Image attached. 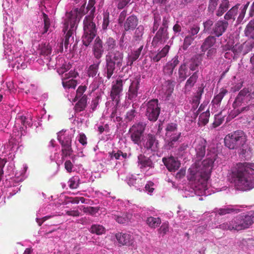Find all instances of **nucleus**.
I'll return each mask as SVG.
<instances>
[{"label":"nucleus","mask_w":254,"mask_h":254,"mask_svg":"<svg viewBox=\"0 0 254 254\" xmlns=\"http://www.w3.org/2000/svg\"><path fill=\"white\" fill-rule=\"evenodd\" d=\"M237 190H248L254 188V164L239 163L232 172Z\"/></svg>","instance_id":"1"},{"label":"nucleus","mask_w":254,"mask_h":254,"mask_svg":"<svg viewBox=\"0 0 254 254\" xmlns=\"http://www.w3.org/2000/svg\"><path fill=\"white\" fill-rule=\"evenodd\" d=\"M124 59V53L118 50L108 52L105 58V66L104 76L109 80L114 73L116 72L117 68H120L122 66Z\"/></svg>","instance_id":"2"},{"label":"nucleus","mask_w":254,"mask_h":254,"mask_svg":"<svg viewBox=\"0 0 254 254\" xmlns=\"http://www.w3.org/2000/svg\"><path fill=\"white\" fill-rule=\"evenodd\" d=\"M94 18V9H92L91 12L83 20L84 33L82 37V41L86 47L90 44L96 35L97 29L96 24L93 22Z\"/></svg>","instance_id":"3"},{"label":"nucleus","mask_w":254,"mask_h":254,"mask_svg":"<svg viewBox=\"0 0 254 254\" xmlns=\"http://www.w3.org/2000/svg\"><path fill=\"white\" fill-rule=\"evenodd\" d=\"M247 141L245 132L241 130L232 132L227 134L224 138L225 146L230 149L242 147Z\"/></svg>","instance_id":"4"},{"label":"nucleus","mask_w":254,"mask_h":254,"mask_svg":"<svg viewBox=\"0 0 254 254\" xmlns=\"http://www.w3.org/2000/svg\"><path fill=\"white\" fill-rule=\"evenodd\" d=\"M65 27L63 31L64 33H66L65 35L63 40L64 47L65 50H67L69 47V51L70 52L76 50V46L77 45L78 41L76 40L74 41L73 33L76 30L77 26H76V19H72L71 24H69L68 28L66 30L67 25L64 23Z\"/></svg>","instance_id":"5"},{"label":"nucleus","mask_w":254,"mask_h":254,"mask_svg":"<svg viewBox=\"0 0 254 254\" xmlns=\"http://www.w3.org/2000/svg\"><path fill=\"white\" fill-rule=\"evenodd\" d=\"M169 18L170 17L168 16H163L161 26L153 38L151 42L153 47H156L159 45L164 43L169 39L168 28Z\"/></svg>","instance_id":"6"},{"label":"nucleus","mask_w":254,"mask_h":254,"mask_svg":"<svg viewBox=\"0 0 254 254\" xmlns=\"http://www.w3.org/2000/svg\"><path fill=\"white\" fill-rule=\"evenodd\" d=\"M146 127V124L139 122L133 124L129 129L128 133L131 140L134 144L139 145Z\"/></svg>","instance_id":"7"},{"label":"nucleus","mask_w":254,"mask_h":254,"mask_svg":"<svg viewBox=\"0 0 254 254\" xmlns=\"http://www.w3.org/2000/svg\"><path fill=\"white\" fill-rule=\"evenodd\" d=\"M160 110L158 100L154 99H152L146 104L145 115L150 121L155 122L159 117Z\"/></svg>","instance_id":"8"},{"label":"nucleus","mask_w":254,"mask_h":254,"mask_svg":"<svg viewBox=\"0 0 254 254\" xmlns=\"http://www.w3.org/2000/svg\"><path fill=\"white\" fill-rule=\"evenodd\" d=\"M213 163L214 160L210 158L203 160L201 162L197 161L196 163V165L198 166L196 167V171L204 180H206L209 178Z\"/></svg>","instance_id":"9"},{"label":"nucleus","mask_w":254,"mask_h":254,"mask_svg":"<svg viewBox=\"0 0 254 254\" xmlns=\"http://www.w3.org/2000/svg\"><path fill=\"white\" fill-rule=\"evenodd\" d=\"M89 11L85 8L83 4L80 8H76L73 10L71 11L67 15V18L65 20V24L67 25V28H68L69 24H71L72 19H76V26L80 20V18ZM68 28L66 29V30Z\"/></svg>","instance_id":"10"},{"label":"nucleus","mask_w":254,"mask_h":254,"mask_svg":"<svg viewBox=\"0 0 254 254\" xmlns=\"http://www.w3.org/2000/svg\"><path fill=\"white\" fill-rule=\"evenodd\" d=\"M192 147L195 151L197 161H201L205 155L206 141L201 138H196L192 144Z\"/></svg>","instance_id":"11"},{"label":"nucleus","mask_w":254,"mask_h":254,"mask_svg":"<svg viewBox=\"0 0 254 254\" xmlns=\"http://www.w3.org/2000/svg\"><path fill=\"white\" fill-rule=\"evenodd\" d=\"M123 80L118 78L112 86L111 97L112 100L116 101L117 104L119 102L120 94L123 90Z\"/></svg>","instance_id":"12"},{"label":"nucleus","mask_w":254,"mask_h":254,"mask_svg":"<svg viewBox=\"0 0 254 254\" xmlns=\"http://www.w3.org/2000/svg\"><path fill=\"white\" fill-rule=\"evenodd\" d=\"M242 230L249 228L254 223V212H249L247 214L237 215Z\"/></svg>","instance_id":"13"},{"label":"nucleus","mask_w":254,"mask_h":254,"mask_svg":"<svg viewBox=\"0 0 254 254\" xmlns=\"http://www.w3.org/2000/svg\"><path fill=\"white\" fill-rule=\"evenodd\" d=\"M144 147L152 152L156 151L159 148V142L155 135L148 133L143 143Z\"/></svg>","instance_id":"14"},{"label":"nucleus","mask_w":254,"mask_h":254,"mask_svg":"<svg viewBox=\"0 0 254 254\" xmlns=\"http://www.w3.org/2000/svg\"><path fill=\"white\" fill-rule=\"evenodd\" d=\"M219 228L223 230H229L231 231H239L242 230L237 215L233 217L231 220L219 225Z\"/></svg>","instance_id":"15"},{"label":"nucleus","mask_w":254,"mask_h":254,"mask_svg":"<svg viewBox=\"0 0 254 254\" xmlns=\"http://www.w3.org/2000/svg\"><path fill=\"white\" fill-rule=\"evenodd\" d=\"M111 217L117 223L125 224L130 221L132 218V215L127 212H114L112 213Z\"/></svg>","instance_id":"16"},{"label":"nucleus","mask_w":254,"mask_h":254,"mask_svg":"<svg viewBox=\"0 0 254 254\" xmlns=\"http://www.w3.org/2000/svg\"><path fill=\"white\" fill-rule=\"evenodd\" d=\"M116 239L122 246H134L133 237L127 233H119L116 235Z\"/></svg>","instance_id":"17"},{"label":"nucleus","mask_w":254,"mask_h":254,"mask_svg":"<svg viewBox=\"0 0 254 254\" xmlns=\"http://www.w3.org/2000/svg\"><path fill=\"white\" fill-rule=\"evenodd\" d=\"M228 25V22L225 20L218 21L212 28V34L217 37L221 36L226 31Z\"/></svg>","instance_id":"18"},{"label":"nucleus","mask_w":254,"mask_h":254,"mask_svg":"<svg viewBox=\"0 0 254 254\" xmlns=\"http://www.w3.org/2000/svg\"><path fill=\"white\" fill-rule=\"evenodd\" d=\"M139 80H132L129 86L128 92L127 93V98L128 100L135 99L138 95V90L139 88Z\"/></svg>","instance_id":"19"},{"label":"nucleus","mask_w":254,"mask_h":254,"mask_svg":"<svg viewBox=\"0 0 254 254\" xmlns=\"http://www.w3.org/2000/svg\"><path fill=\"white\" fill-rule=\"evenodd\" d=\"M73 135L66 131L61 130L57 133V139L61 145H72Z\"/></svg>","instance_id":"20"},{"label":"nucleus","mask_w":254,"mask_h":254,"mask_svg":"<svg viewBox=\"0 0 254 254\" xmlns=\"http://www.w3.org/2000/svg\"><path fill=\"white\" fill-rule=\"evenodd\" d=\"M162 161L169 171L175 172L180 166V162L175 158L171 156L169 158H163Z\"/></svg>","instance_id":"21"},{"label":"nucleus","mask_w":254,"mask_h":254,"mask_svg":"<svg viewBox=\"0 0 254 254\" xmlns=\"http://www.w3.org/2000/svg\"><path fill=\"white\" fill-rule=\"evenodd\" d=\"M93 53L94 57L97 60H99L103 56L104 53L103 42L99 37H97L94 41Z\"/></svg>","instance_id":"22"},{"label":"nucleus","mask_w":254,"mask_h":254,"mask_svg":"<svg viewBox=\"0 0 254 254\" xmlns=\"http://www.w3.org/2000/svg\"><path fill=\"white\" fill-rule=\"evenodd\" d=\"M138 166L140 169H143L148 167L153 168L154 164L150 157H148L143 154H139L137 157Z\"/></svg>","instance_id":"23"},{"label":"nucleus","mask_w":254,"mask_h":254,"mask_svg":"<svg viewBox=\"0 0 254 254\" xmlns=\"http://www.w3.org/2000/svg\"><path fill=\"white\" fill-rule=\"evenodd\" d=\"M198 78V71H196L187 79L184 87V92L186 94L191 91L197 82Z\"/></svg>","instance_id":"24"},{"label":"nucleus","mask_w":254,"mask_h":254,"mask_svg":"<svg viewBox=\"0 0 254 254\" xmlns=\"http://www.w3.org/2000/svg\"><path fill=\"white\" fill-rule=\"evenodd\" d=\"M138 24V19L134 15L129 16L124 24V31L127 32L129 30H133L135 29Z\"/></svg>","instance_id":"25"},{"label":"nucleus","mask_w":254,"mask_h":254,"mask_svg":"<svg viewBox=\"0 0 254 254\" xmlns=\"http://www.w3.org/2000/svg\"><path fill=\"white\" fill-rule=\"evenodd\" d=\"M240 212V209L234 208L232 206H227L224 208H220L215 210V212L220 216L229 214H236Z\"/></svg>","instance_id":"26"},{"label":"nucleus","mask_w":254,"mask_h":254,"mask_svg":"<svg viewBox=\"0 0 254 254\" xmlns=\"http://www.w3.org/2000/svg\"><path fill=\"white\" fill-rule=\"evenodd\" d=\"M87 96L85 95L82 97V98L77 100L73 108L75 113H80L85 109L87 105Z\"/></svg>","instance_id":"27"},{"label":"nucleus","mask_w":254,"mask_h":254,"mask_svg":"<svg viewBox=\"0 0 254 254\" xmlns=\"http://www.w3.org/2000/svg\"><path fill=\"white\" fill-rule=\"evenodd\" d=\"M190 74L189 68L185 64L180 66L178 70V77L180 82L185 81Z\"/></svg>","instance_id":"28"},{"label":"nucleus","mask_w":254,"mask_h":254,"mask_svg":"<svg viewBox=\"0 0 254 254\" xmlns=\"http://www.w3.org/2000/svg\"><path fill=\"white\" fill-rule=\"evenodd\" d=\"M143 48V45L140 46L137 50L133 51L130 55L128 56V61L127 65L131 66L133 63L139 57L141 52Z\"/></svg>","instance_id":"29"},{"label":"nucleus","mask_w":254,"mask_h":254,"mask_svg":"<svg viewBox=\"0 0 254 254\" xmlns=\"http://www.w3.org/2000/svg\"><path fill=\"white\" fill-rule=\"evenodd\" d=\"M215 42L216 38L215 37L212 36H209L205 39L204 42L201 46L200 48L201 51L202 52L206 51L211 47H212Z\"/></svg>","instance_id":"30"},{"label":"nucleus","mask_w":254,"mask_h":254,"mask_svg":"<svg viewBox=\"0 0 254 254\" xmlns=\"http://www.w3.org/2000/svg\"><path fill=\"white\" fill-rule=\"evenodd\" d=\"M146 223L151 229H155L161 223V219L159 217L150 216L147 218Z\"/></svg>","instance_id":"31"},{"label":"nucleus","mask_w":254,"mask_h":254,"mask_svg":"<svg viewBox=\"0 0 254 254\" xmlns=\"http://www.w3.org/2000/svg\"><path fill=\"white\" fill-rule=\"evenodd\" d=\"M62 85L65 89H74L77 84V80L73 78L70 79L68 78V77H62Z\"/></svg>","instance_id":"32"},{"label":"nucleus","mask_w":254,"mask_h":254,"mask_svg":"<svg viewBox=\"0 0 254 254\" xmlns=\"http://www.w3.org/2000/svg\"><path fill=\"white\" fill-rule=\"evenodd\" d=\"M104 46L108 52L115 51V49L117 47V42L113 37H108L106 38Z\"/></svg>","instance_id":"33"},{"label":"nucleus","mask_w":254,"mask_h":254,"mask_svg":"<svg viewBox=\"0 0 254 254\" xmlns=\"http://www.w3.org/2000/svg\"><path fill=\"white\" fill-rule=\"evenodd\" d=\"M224 49L225 50H231L234 53V56L238 55L241 53H243V44H237L231 47L230 45H226Z\"/></svg>","instance_id":"34"},{"label":"nucleus","mask_w":254,"mask_h":254,"mask_svg":"<svg viewBox=\"0 0 254 254\" xmlns=\"http://www.w3.org/2000/svg\"><path fill=\"white\" fill-rule=\"evenodd\" d=\"M169 49L170 47L168 45H166L161 51L152 58V61L155 63L158 62L162 58L167 55Z\"/></svg>","instance_id":"35"},{"label":"nucleus","mask_w":254,"mask_h":254,"mask_svg":"<svg viewBox=\"0 0 254 254\" xmlns=\"http://www.w3.org/2000/svg\"><path fill=\"white\" fill-rule=\"evenodd\" d=\"M240 4H237L231 8L225 15V20H229L230 19H235V16L238 13V10Z\"/></svg>","instance_id":"36"},{"label":"nucleus","mask_w":254,"mask_h":254,"mask_svg":"<svg viewBox=\"0 0 254 254\" xmlns=\"http://www.w3.org/2000/svg\"><path fill=\"white\" fill-rule=\"evenodd\" d=\"M209 117L210 112L208 110L201 113L199 117L198 125L199 126H205L208 123Z\"/></svg>","instance_id":"37"},{"label":"nucleus","mask_w":254,"mask_h":254,"mask_svg":"<svg viewBox=\"0 0 254 254\" xmlns=\"http://www.w3.org/2000/svg\"><path fill=\"white\" fill-rule=\"evenodd\" d=\"M100 62L94 63L90 65L87 69V75L88 77H94L98 73Z\"/></svg>","instance_id":"38"},{"label":"nucleus","mask_w":254,"mask_h":254,"mask_svg":"<svg viewBox=\"0 0 254 254\" xmlns=\"http://www.w3.org/2000/svg\"><path fill=\"white\" fill-rule=\"evenodd\" d=\"M61 156L62 159H64L68 156H70L73 150L72 148V145H61Z\"/></svg>","instance_id":"39"},{"label":"nucleus","mask_w":254,"mask_h":254,"mask_svg":"<svg viewBox=\"0 0 254 254\" xmlns=\"http://www.w3.org/2000/svg\"><path fill=\"white\" fill-rule=\"evenodd\" d=\"M154 21L152 28V33H154L158 31V27L161 22V17L159 13L156 12L154 13Z\"/></svg>","instance_id":"40"},{"label":"nucleus","mask_w":254,"mask_h":254,"mask_svg":"<svg viewBox=\"0 0 254 254\" xmlns=\"http://www.w3.org/2000/svg\"><path fill=\"white\" fill-rule=\"evenodd\" d=\"M245 32L246 36L252 39V40H254V21L251 20L248 23Z\"/></svg>","instance_id":"41"},{"label":"nucleus","mask_w":254,"mask_h":254,"mask_svg":"<svg viewBox=\"0 0 254 254\" xmlns=\"http://www.w3.org/2000/svg\"><path fill=\"white\" fill-rule=\"evenodd\" d=\"M89 231L91 233L99 235L105 233V229L102 225L93 224L91 226Z\"/></svg>","instance_id":"42"},{"label":"nucleus","mask_w":254,"mask_h":254,"mask_svg":"<svg viewBox=\"0 0 254 254\" xmlns=\"http://www.w3.org/2000/svg\"><path fill=\"white\" fill-rule=\"evenodd\" d=\"M166 136L168 138V135L178 132V125L176 123H171L168 124L166 128Z\"/></svg>","instance_id":"43"},{"label":"nucleus","mask_w":254,"mask_h":254,"mask_svg":"<svg viewBox=\"0 0 254 254\" xmlns=\"http://www.w3.org/2000/svg\"><path fill=\"white\" fill-rule=\"evenodd\" d=\"M87 89V87L85 85H80L76 91V95L74 98L73 99V102H75L77 101L78 99L82 98V97H84L86 94H84V93Z\"/></svg>","instance_id":"44"},{"label":"nucleus","mask_w":254,"mask_h":254,"mask_svg":"<svg viewBox=\"0 0 254 254\" xmlns=\"http://www.w3.org/2000/svg\"><path fill=\"white\" fill-rule=\"evenodd\" d=\"M250 91L248 88H245L241 90L235 99V102L238 104L242 103L247 94L249 95Z\"/></svg>","instance_id":"45"},{"label":"nucleus","mask_w":254,"mask_h":254,"mask_svg":"<svg viewBox=\"0 0 254 254\" xmlns=\"http://www.w3.org/2000/svg\"><path fill=\"white\" fill-rule=\"evenodd\" d=\"M254 47V40L249 39L243 44V54L245 55L249 52Z\"/></svg>","instance_id":"46"},{"label":"nucleus","mask_w":254,"mask_h":254,"mask_svg":"<svg viewBox=\"0 0 254 254\" xmlns=\"http://www.w3.org/2000/svg\"><path fill=\"white\" fill-rule=\"evenodd\" d=\"M83 212L90 215H95L99 210V207L84 206H82Z\"/></svg>","instance_id":"47"},{"label":"nucleus","mask_w":254,"mask_h":254,"mask_svg":"<svg viewBox=\"0 0 254 254\" xmlns=\"http://www.w3.org/2000/svg\"><path fill=\"white\" fill-rule=\"evenodd\" d=\"M194 38V37H191V36H186L184 40L183 44L182 46V49L184 51L187 50L192 43Z\"/></svg>","instance_id":"48"},{"label":"nucleus","mask_w":254,"mask_h":254,"mask_svg":"<svg viewBox=\"0 0 254 254\" xmlns=\"http://www.w3.org/2000/svg\"><path fill=\"white\" fill-rule=\"evenodd\" d=\"M205 87V85L203 83H202L200 86L198 87L197 91L195 93V95L194 97V101L196 103H199L200 100L201 98V96L204 92V88Z\"/></svg>","instance_id":"49"},{"label":"nucleus","mask_w":254,"mask_h":254,"mask_svg":"<svg viewBox=\"0 0 254 254\" xmlns=\"http://www.w3.org/2000/svg\"><path fill=\"white\" fill-rule=\"evenodd\" d=\"M68 186L71 189H77L79 185V179L77 177H72L68 181Z\"/></svg>","instance_id":"50"},{"label":"nucleus","mask_w":254,"mask_h":254,"mask_svg":"<svg viewBox=\"0 0 254 254\" xmlns=\"http://www.w3.org/2000/svg\"><path fill=\"white\" fill-rule=\"evenodd\" d=\"M227 90L224 89H222L218 94H217L214 97L212 101L214 104L217 105L221 103L225 95L227 93Z\"/></svg>","instance_id":"51"},{"label":"nucleus","mask_w":254,"mask_h":254,"mask_svg":"<svg viewBox=\"0 0 254 254\" xmlns=\"http://www.w3.org/2000/svg\"><path fill=\"white\" fill-rule=\"evenodd\" d=\"M111 22L110 20V14L108 12H106L103 14V23L102 25V28L103 30L107 29L109 24Z\"/></svg>","instance_id":"52"},{"label":"nucleus","mask_w":254,"mask_h":254,"mask_svg":"<svg viewBox=\"0 0 254 254\" xmlns=\"http://www.w3.org/2000/svg\"><path fill=\"white\" fill-rule=\"evenodd\" d=\"M169 231V224L168 222L163 223L160 227L158 230L159 234L162 235V236L165 235Z\"/></svg>","instance_id":"53"},{"label":"nucleus","mask_w":254,"mask_h":254,"mask_svg":"<svg viewBox=\"0 0 254 254\" xmlns=\"http://www.w3.org/2000/svg\"><path fill=\"white\" fill-rule=\"evenodd\" d=\"M144 27L143 25H140L136 29L134 32V38L136 40H140L144 34Z\"/></svg>","instance_id":"54"},{"label":"nucleus","mask_w":254,"mask_h":254,"mask_svg":"<svg viewBox=\"0 0 254 254\" xmlns=\"http://www.w3.org/2000/svg\"><path fill=\"white\" fill-rule=\"evenodd\" d=\"M136 115V111L134 107L130 110L127 112L126 117L125 120L127 122H131L133 121Z\"/></svg>","instance_id":"55"},{"label":"nucleus","mask_w":254,"mask_h":254,"mask_svg":"<svg viewBox=\"0 0 254 254\" xmlns=\"http://www.w3.org/2000/svg\"><path fill=\"white\" fill-rule=\"evenodd\" d=\"M199 31V27L197 25H193L190 27L188 31L189 35L188 36H191V37H194Z\"/></svg>","instance_id":"56"},{"label":"nucleus","mask_w":254,"mask_h":254,"mask_svg":"<svg viewBox=\"0 0 254 254\" xmlns=\"http://www.w3.org/2000/svg\"><path fill=\"white\" fill-rule=\"evenodd\" d=\"M219 0H209L208 5V10L209 11L213 12L218 5Z\"/></svg>","instance_id":"57"},{"label":"nucleus","mask_w":254,"mask_h":254,"mask_svg":"<svg viewBox=\"0 0 254 254\" xmlns=\"http://www.w3.org/2000/svg\"><path fill=\"white\" fill-rule=\"evenodd\" d=\"M250 2H247L246 4L244 5L243 8L241 9V12L239 14V15L238 17V21L241 22L244 18L246 10L249 5Z\"/></svg>","instance_id":"58"},{"label":"nucleus","mask_w":254,"mask_h":254,"mask_svg":"<svg viewBox=\"0 0 254 254\" xmlns=\"http://www.w3.org/2000/svg\"><path fill=\"white\" fill-rule=\"evenodd\" d=\"M52 48L49 44L44 45L41 48V53L43 55L48 56L51 54Z\"/></svg>","instance_id":"59"},{"label":"nucleus","mask_w":254,"mask_h":254,"mask_svg":"<svg viewBox=\"0 0 254 254\" xmlns=\"http://www.w3.org/2000/svg\"><path fill=\"white\" fill-rule=\"evenodd\" d=\"M99 99L100 97L99 96H97L94 98L92 99L90 105L91 109L92 110V112H94L96 110L97 107L99 105Z\"/></svg>","instance_id":"60"},{"label":"nucleus","mask_w":254,"mask_h":254,"mask_svg":"<svg viewBox=\"0 0 254 254\" xmlns=\"http://www.w3.org/2000/svg\"><path fill=\"white\" fill-rule=\"evenodd\" d=\"M122 153V151L118 150L116 152L115 150H113L112 152H109V156L111 159H113L114 158L116 160L120 159V153Z\"/></svg>","instance_id":"61"},{"label":"nucleus","mask_w":254,"mask_h":254,"mask_svg":"<svg viewBox=\"0 0 254 254\" xmlns=\"http://www.w3.org/2000/svg\"><path fill=\"white\" fill-rule=\"evenodd\" d=\"M174 71V69L172 67L168 64V63L166 64L165 66H164L163 68V72L165 75L171 76L172 75Z\"/></svg>","instance_id":"62"},{"label":"nucleus","mask_w":254,"mask_h":254,"mask_svg":"<svg viewBox=\"0 0 254 254\" xmlns=\"http://www.w3.org/2000/svg\"><path fill=\"white\" fill-rule=\"evenodd\" d=\"M181 135V132L180 131L176 132L168 135L169 139L173 141L177 142Z\"/></svg>","instance_id":"63"},{"label":"nucleus","mask_w":254,"mask_h":254,"mask_svg":"<svg viewBox=\"0 0 254 254\" xmlns=\"http://www.w3.org/2000/svg\"><path fill=\"white\" fill-rule=\"evenodd\" d=\"M78 140L79 143L83 146H86L87 144V138L83 133H81L79 134Z\"/></svg>","instance_id":"64"}]
</instances>
